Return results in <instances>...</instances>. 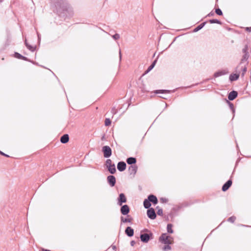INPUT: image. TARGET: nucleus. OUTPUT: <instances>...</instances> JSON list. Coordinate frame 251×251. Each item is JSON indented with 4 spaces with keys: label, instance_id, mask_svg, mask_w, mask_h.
<instances>
[{
    "label": "nucleus",
    "instance_id": "7ed1b4c3",
    "mask_svg": "<svg viewBox=\"0 0 251 251\" xmlns=\"http://www.w3.org/2000/svg\"><path fill=\"white\" fill-rule=\"evenodd\" d=\"M159 241L165 245L172 244L173 243V238L166 233H163L159 237Z\"/></svg>",
    "mask_w": 251,
    "mask_h": 251
},
{
    "label": "nucleus",
    "instance_id": "1a4fd4ad",
    "mask_svg": "<svg viewBox=\"0 0 251 251\" xmlns=\"http://www.w3.org/2000/svg\"><path fill=\"white\" fill-rule=\"evenodd\" d=\"M232 176H230V178L226 181V182L222 187V190L223 192L226 191L232 185V180L231 179Z\"/></svg>",
    "mask_w": 251,
    "mask_h": 251
},
{
    "label": "nucleus",
    "instance_id": "473e14b6",
    "mask_svg": "<svg viewBox=\"0 0 251 251\" xmlns=\"http://www.w3.org/2000/svg\"><path fill=\"white\" fill-rule=\"evenodd\" d=\"M236 219V218L235 216H232L227 219V221L231 223H233L235 222Z\"/></svg>",
    "mask_w": 251,
    "mask_h": 251
},
{
    "label": "nucleus",
    "instance_id": "2f4dec72",
    "mask_svg": "<svg viewBox=\"0 0 251 251\" xmlns=\"http://www.w3.org/2000/svg\"><path fill=\"white\" fill-rule=\"evenodd\" d=\"M111 124V121L109 118H106L104 121V125L106 126H108Z\"/></svg>",
    "mask_w": 251,
    "mask_h": 251
},
{
    "label": "nucleus",
    "instance_id": "a19ab883",
    "mask_svg": "<svg viewBox=\"0 0 251 251\" xmlns=\"http://www.w3.org/2000/svg\"><path fill=\"white\" fill-rule=\"evenodd\" d=\"M112 38L115 40H117L120 38V35L118 33H115L112 36Z\"/></svg>",
    "mask_w": 251,
    "mask_h": 251
},
{
    "label": "nucleus",
    "instance_id": "393cba45",
    "mask_svg": "<svg viewBox=\"0 0 251 251\" xmlns=\"http://www.w3.org/2000/svg\"><path fill=\"white\" fill-rule=\"evenodd\" d=\"M206 23H207L206 21L201 23V24H200L199 25H198V26H197L196 27H195L194 28L193 32H198V31H199L200 30L202 29L204 26V25H206Z\"/></svg>",
    "mask_w": 251,
    "mask_h": 251
},
{
    "label": "nucleus",
    "instance_id": "bf43d9fd",
    "mask_svg": "<svg viewBox=\"0 0 251 251\" xmlns=\"http://www.w3.org/2000/svg\"><path fill=\"white\" fill-rule=\"evenodd\" d=\"M104 139V135L102 136V137H101V140H103Z\"/></svg>",
    "mask_w": 251,
    "mask_h": 251
},
{
    "label": "nucleus",
    "instance_id": "2eb2a0df",
    "mask_svg": "<svg viewBox=\"0 0 251 251\" xmlns=\"http://www.w3.org/2000/svg\"><path fill=\"white\" fill-rule=\"evenodd\" d=\"M238 96V92L235 90L230 92L228 95V101H232L235 100Z\"/></svg>",
    "mask_w": 251,
    "mask_h": 251
},
{
    "label": "nucleus",
    "instance_id": "6e6552de",
    "mask_svg": "<svg viewBox=\"0 0 251 251\" xmlns=\"http://www.w3.org/2000/svg\"><path fill=\"white\" fill-rule=\"evenodd\" d=\"M127 201L126 197L124 193H121L119 194L117 198V204L122 205L124 203H126Z\"/></svg>",
    "mask_w": 251,
    "mask_h": 251
},
{
    "label": "nucleus",
    "instance_id": "338daca9",
    "mask_svg": "<svg viewBox=\"0 0 251 251\" xmlns=\"http://www.w3.org/2000/svg\"><path fill=\"white\" fill-rule=\"evenodd\" d=\"M237 148H238V145L237 144L236 145Z\"/></svg>",
    "mask_w": 251,
    "mask_h": 251
},
{
    "label": "nucleus",
    "instance_id": "052dcab7",
    "mask_svg": "<svg viewBox=\"0 0 251 251\" xmlns=\"http://www.w3.org/2000/svg\"><path fill=\"white\" fill-rule=\"evenodd\" d=\"M240 160V158H238V160L236 162V164L238 163V161H239Z\"/></svg>",
    "mask_w": 251,
    "mask_h": 251
},
{
    "label": "nucleus",
    "instance_id": "f03ea898",
    "mask_svg": "<svg viewBox=\"0 0 251 251\" xmlns=\"http://www.w3.org/2000/svg\"><path fill=\"white\" fill-rule=\"evenodd\" d=\"M140 238L141 242L147 243L150 240L153 238V234L150 230L145 228L141 231Z\"/></svg>",
    "mask_w": 251,
    "mask_h": 251
},
{
    "label": "nucleus",
    "instance_id": "0e129e2a",
    "mask_svg": "<svg viewBox=\"0 0 251 251\" xmlns=\"http://www.w3.org/2000/svg\"><path fill=\"white\" fill-rule=\"evenodd\" d=\"M3 0H0V3L2 2Z\"/></svg>",
    "mask_w": 251,
    "mask_h": 251
},
{
    "label": "nucleus",
    "instance_id": "39448f33",
    "mask_svg": "<svg viewBox=\"0 0 251 251\" xmlns=\"http://www.w3.org/2000/svg\"><path fill=\"white\" fill-rule=\"evenodd\" d=\"M105 166L111 174L113 175L116 172L115 165L112 163V161L110 159H107L106 160Z\"/></svg>",
    "mask_w": 251,
    "mask_h": 251
},
{
    "label": "nucleus",
    "instance_id": "e2e57ef3",
    "mask_svg": "<svg viewBox=\"0 0 251 251\" xmlns=\"http://www.w3.org/2000/svg\"><path fill=\"white\" fill-rule=\"evenodd\" d=\"M209 79H208H208H205V80H204V81H208Z\"/></svg>",
    "mask_w": 251,
    "mask_h": 251
},
{
    "label": "nucleus",
    "instance_id": "c9c22d12",
    "mask_svg": "<svg viewBox=\"0 0 251 251\" xmlns=\"http://www.w3.org/2000/svg\"><path fill=\"white\" fill-rule=\"evenodd\" d=\"M171 244H166L165 245L163 248V250L164 251H167L168 250H170L171 249V247L170 246Z\"/></svg>",
    "mask_w": 251,
    "mask_h": 251
},
{
    "label": "nucleus",
    "instance_id": "4d7b16f0",
    "mask_svg": "<svg viewBox=\"0 0 251 251\" xmlns=\"http://www.w3.org/2000/svg\"><path fill=\"white\" fill-rule=\"evenodd\" d=\"M112 248L113 250H115L116 249V247L115 245L112 246Z\"/></svg>",
    "mask_w": 251,
    "mask_h": 251
},
{
    "label": "nucleus",
    "instance_id": "09e8293b",
    "mask_svg": "<svg viewBox=\"0 0 251 251\" xmlns=\"http://www.w3.org/2000/svg\"><path fill=\"white\" fill-rule=\"evenodd\" d=\"M0 154L2 155V156H5V157H9V155L4 153L3 152H2V151H0Z\"/></svg>",
    "mask_w": 251,
    "mask_h": 251
},
{
    "label": "nucleus",
    "instance_id": "13d9d810",
    "mask_svg": "<svg viewBox=\"0 0 251 251\" xmlns=\"http://www.w3.org/2000/svg\"><path fill=\"white\" fill-rule=\"evenodd\" d=\"M176 39V38H175V39L174 40V41L172 42V43H171V44L169 45V47H170L171 46V45L172 44H173V43H174V42L175 41V39Z\"/></svg>",
    "mask_w": 251,
    "mask_h": 251
},
{
    "label": "nucleus",
    "instance_id": "58836bf2",
    "mask_svg": "<svg viewBox=\"0 0 251 251\" xmlns=\"http://www.w3.org/2000/svg\"><path fill=\"white\" fill-rule=\"evenodd\" d=\"M160 201L161 203H166L168 201V199L164 197H161L160 199Z\"/></svg>",
    "mask_w": 251,
    "mask_h": 251
},
{
    "label": "nucleus",
    "instance_id": "c03bdc74",
    "mask_svg": "<svg viewBox=\"0 0 251 251\" xmlns=\"http://www.w3.org/2000/svg\"><path fill=\"white\" fill-rule=\"evenodd\" d=\"M21 60H23L24 61H28V62H29L30 61V59L28 58L27 57L25 56H22V58H21Z\"/></svg>",
    "mask_w": 251,
    "mask_h": 251
},
{
    "label": "nucleus",
    "instance_id": "20e7f679",
    "mask_svg": "<svg viewBox=\"0 0 251 251\" xmlns=\"http://www.w3.org/2000/svg\"><path fill=\"white\" fill-rule=\"evenodd\" d=\"M199 84V83H196L195 84H193V85H190V86H188L180 87L176 88L175 89H174L173 90H166V89L156 90L154 91V93L156 94H169V93H171L175 92L176 90H177L178 89H184V88L186 89V88H191V87H192L194 86L198 85Z\"/></svg>",
    "mask_w": 251,
    "mask_h": 251
},
{
    "label": "nucleus",
    "instance_id": "c85d7f7f",
    "mask_svg": "<svg viewBox=\"0 0 251 251\" xmlns=\"http://www.w3.org/2000/svg\"><path fill=\"white\" fill-rule=\"evenodd\" d=\"M168 215L171 218V221L173 222L174 219L176 216V212L171 210V212L168 214Z\"/></svg>",
    "mask_w": 251,
    "mask_h": 251
},
{
    "label": "nucleus",
    "instance_id": "f3484780",
    "mask_svg": "<svg viewBox=\"0 0 251 251\" xmlns=\"http://www.w3.org/2000/svg\"><path fill=\"white\" fill-rule=\"evenodd\" d=\"M125 234L129 237H131L134 235V229L131 226H127L125 230Z\"/></svg>",
    "mask_w": 251,
    "mask_h": 251
},
{
    "label": "nucleus",
    "instance_id": "603ef678",
    "mask_svg": "<svg viewBox=\"0 0 251 251\" xmlns=\"http://www.w3.org/2000/svg\"><path fill=\"white\" fill-rule=\"evenodd\" d=\"M246 31L248 32H251V27H246L245 28Z\"/></svg>",
    "mask_w": 251,
    "mask_h": 251
},
{
    "label": "nucleus",
    "instance_id": "7c9ffc66",
    "mask_svg": "<svg viewBox=\"0 0 251 251\" xmlns=\"http://www.w3.org/2000/svg\"><path fill=\"white\" fill-rule=\"evenodd\" d=\"M181 208H182V207H181L180 204H179V205H177L175 207L172 208V211H174L176 212L178 211Z\"/></svg>",
    "mask_w": 251,
    "mask_h": 251
},
{
    "label": "nucleus",
    "instance_id": "69168bd1",
    "mask_svg": "<svg viewBox=\"0 0 251 251\" xmlns=\"http://www.w3.org/2000/svg\"><path fill=\"white\" fill-rule=\"evenodd\" d=\"M224 222V221L222 223H220V225L218 226V227L221 225H222V224Z\"/></svg>",
    "mask_w": 251,
    "mask_h": 251
},
{
    "label": "nucleus",
    "instance_id": "de8ad7c7",
    "mask_svg": "<svg viewBox=\"0 0 251 251\" xmlns=\"http://www.w3.org/2000/svg\"><path fill=\"white\" fill-rule=\"evenodd\" d=\"M214 15V13L212 11H211L210 13H209L207 15H206V17H212Z\"/></svg>",
    "mask_w": 251,
    "mask_h": 251
},
{
    "label": "nucleus",
    "instance_id": "864d4df0",
    "mask_svg": "<svg viewBox=\"0 0 251 251\" xmlns=\"http://www.w3.org/2000/svg\"><path fill=\"white\" fill-rule=\"evenodd\" d=\"M165 220L166 221H170V217H169V216L168 215L167 216H165Z\"/></svg>",
    "mask_w": 251,
    "mask_h": 251
},
{
    "label": "nucleus",
    "instance_id": "6e6d98bb",
    "mask_svg": "<svg viewBox=\"0 0 251 251\" xmlns=\"http://www.w3.org/2000/svg\"><path fill=\"white\" fill-rule=\"evenodd\" d=\"M24 42H25V46H26L29 44L27 43V40L26 39H25Z\"/></svg>",
    "mask_w": 251,
    "mask_h": 251
},
{
    "label": "nucleus",
    "instance_id": "9d476101",
    "mask_svg": "<svg viewBox=\"0 0 251 251\" xmlns=\"http://www.w3.org/2000/svg\"><path fill=\"white\" fill-rule=\"evenodd\" d=\"M147 214L149 218L151 220H154L156 218V214L153 208H151L147 210Z\"/></svg>",
    "mask_w": 251,
    "mask_h": 251
},
{
    "label": "nucleus",
    "instance_id": "a211bd4d",
    "mask_svg": "<svg viewBox=\"0 0 251 251\" xmlns=\"http://www.w3.org/2000/svg\"><path fill=\"white\" fill-rule=\"evenodd\" d=\"M138 170V167L136 165H131L128 167V171L130 175H133V176L136 174Z\"/></svg>",
    "mask_w": 251,
    "mask_h": 251
},
{
    "label": "nucleus",
    "instance_id": "bb28decb",
    "mask_svg": "<svg viewBox=\"0 0 251 251\" xmlns=\"http://www.w3.org/2000/svg\"><path fill=\"white\" fill-rule=\"evenodd\" d=\"M173 225L172 224H168L167 226V231L169 234L174 233V230L173 229Z\"/></svg>",
    "mask_w": 251,
    "mask_h": 251
},
{
    "label": "nucleus",
    "instance_id": "4468645a",
    "mask_svg": "<svg viewBox=\"0 0 251 251\" xmlns=\"http://www.w3.org/2000/svg\"><path fill=\"white\" fill-rule=\"evenodd\" d=\"M126 168V164L125 162L123 161H119L117 164V169L120 172L124 171Z\"/></svg>",
    "mask_w": 251,
    "mask_h": 251
},
{
    "label": "nucleus",
    "instance_id": "c756f323",
    "mask_svg": "<svg viewBox=\"0 0 251 251\" xmlns=\"http://www.w3.org/2000/svg\"><path fill=\"white\" fill-rule=\"evenodd\" d=\"M26 47L27 48V49L28 50H30L32 52H34V51H35L36 49V46H32L31 45H30L29 44H28L26 46Z\"/></svg>",
    "mask_w": 251,
    "mask_h": 251
},
{
    "label": "nucleus",
    "instance_id": "0eeeda50",
    "mask_svg": "<svg viewBox=\"0 0 251 251\" xmlns=\"http://www.w3.org/2000/svg\"><path fill=\"white\" fill-rule=\"evenodd\" d=\"M101 151L103 153V156L104 158H109L112 153V151L110 147L108 146H103L101 149Z\"/></svg>",
    "mask_w": 251,
    "mask_h": 251
},
{
    "label": "nucleus",
    "instance_id": "79ce46f5",
    "mask_svg": "<svg viewBox=\"0 0 251 251\" xmlns=\"http://www.w3.org/2000/svg\"><path fill=\"white\" fill-rule=\"evenodd\" d=\"M29 62H31V63H32L34 65H37V66H41V67L42 68H46L45 67L43 66H42V65H40L38 62H36L35 61H32L31 60H30V61H29Z\"/></svg>",
    "mask_w": 251,
    "mask_h": 251
},
{
    "label": "nucleus",
    "instance_id": "a878e982",
    "mask_svg": "<svg viewBox=\"0 0 251 251\" xmlns=\"http://www.w3.org/2000/svg\"><path fill=\"white\" fill-rule=\"evenodd\" d=\"M143 205H144V207H145V208H146V209H149L150 208H151V204L148 198L145 199L144 200Z\"/></svg>",
    "mask_w": 251,
    "mask_h": 251
},
{
    "label": "nucleus",
    "instance_id": "8fccbe9b",
    "mask_svg": "<svg viewBox=\"0 0 251 251\" xmlns=\"http://www.w3.org/2000/svg\"><path fill=\"white\" fill-rule=\"evenodd\" d=\"M130 245L133 247L136 244V242L134 240H131L130 242Z\"/></svg>",
    "mask_w": 251,
    "mask_h": 251
},
{
    "label": "nucleus",
    "instance_id": "f704fd0d",
    "mask_svg": "<svg viewBox=\"0 0 251 251\" xmlns=\"http://www.w3.org/2000/svg\"><path fill=\"white\" fill-rule=\"evenodd\" d=\"M22 56H23V55H22L21 54L19 53L18 52H15L14 53V57H15L17 59H21Z\"/></svg>",
    "mask_w": 251,
    "mask_h": 251
},
{
    "label": "nucleus",
    "instance_id": "9b49d317",
    "mask_svg": "<svg viewBox=\"0 0 251 251\" xmlns=\"http://www.w3.org/2000/svg\"><path fill=\"white\" fill-rule=\"evenodd\" d=\"M107 181L108 184L111 187H114L116 182V179L115 176L113 175H109L107 177Z\"/></svg>",
    "mask_w": 251,
    "mask_h": 251
},
{
    "label": "nucleus",
    "instance_id": "ea45409f",
    "mask_svg": "<svg viewBox=\"0 0 251 251\" xmlns=\"http://www.w3.org/2000/svg\"><path fill=\"white\" fill-rule=\"evenodd\" d=\"M157 214L159 216H162L163 215V211L162 208H159L157 211Z\"/></svg>",
    "mask_w": 251,
    "mask_h": 251
},
{
    "label": "nucleus",
    "instance_id": "dca6fc26",
    "mask_svg": "<svg viewBox=\"0 0 251 251\" xmlns=\"http://www.w3.org/2000/svg\"><path fill=\"white\" fill-rule=\"evenodd\" d=\"M147 198L148 199L150 202H152L153 205H156L158 202V201L156 196L153 194H150L149 195H148Z\"/></svg>",
    "mask_w": 251,
    "mask_h": 251
},
{
    "label": "nucleus",
    "instance_id": "412c9836",
    "mask_svg": "<svg viewBox=\"0 0 251 251\" xmlns=\"http://www.w3.org/2000/svg\"><path fill=\"white\" fill-rule=\"evenodd\" d=\"M126 162L127 164L130 165V166L134 165H136L137 159L134 157H129L126 158Z\"/></svg>",
    "mask_w": 251,
    "mask_h": 251
},
{
    "label": "nucleus",
    "instance_id": "4c0bfd02",
    "mask_svg": "<svg viewBox=\"0 0 251 251\" xmlns=\"http://www.w3.org/2000/svg\"><path fill=\"white\" fill-rule=\"evenodd\" d=\"M180 204L182 208L189 206L190 205L189 202H186V201H185L181 203H180Z\"/></svg>",
    "mask_w": 251,
    "mask_h": 251
},
{
    "label": "nucleus",
    "instance_id": "72a5a7b5",
    "mask_svg": "<svg viewBox=\"0 0 251 251\" xmlns=\"http://www.w3.org/2000/svg\"><path fill=\"white\" fill-rule=\"evenodd\" d=\"M215 13L219 15V16H222L223 15V12L221 10V9L220 8H217L216 9H215Z\"/></svg>",
    "mask_w": 251,
    "mask_h": 251
},
{
    "label": "nucleus",
    "instance_id": "5fc2aeb1",
    "mask_svg": "<svg viewBox=\"0 0 251 251\" xmlns=\"http://www.w3.org/2000/svg\"><path fill=\"white\" fill-rule=\"evenodd\" d=\"M40 251H51L48 250V249H45L44 248H42L41 249Z\"/></svg>",
    "mask_w": 251,
    "mask_h": 251
},
{
    "label": "nucleus",
    "instance_id": "b1692460",
    "mask_svg": "<svg viewBox=\"0 0 251 251\" xmlns=\"http://www.w3.org/2000/svg\"><path fill=\"white\" fill-rule=\"evenodd\" d=\"M69 140V136L67 134L63 135L60 138V142L63 144H66L68 142Z\"/></svg>",
    "mask_w": 251,
    "mask_h": 251
},
{
    "label": "nucleus",
    "instance_id": "3c124183",
    "mask_svg": "<svg viewBox=\"0 0 251 251\" xmlns=\"http://www.w3.org/2000/svg\"><path fill=\"white\" fill-rule=\"evenodd\" d=\"M239 226H241L247 227H251V226L245 225H243V224H239Z\"/></svg>",
    "mask_w": 251,
    "mask_h": 251
},
{
    "label": "nucleus",
    "instance_id": "4be33fe9",
    "mask_svg": "<svg viewBox=\"0 0 251 251\" xmlns=\"http://www.w3.org/2000/svg\"><path fill=\"white\" fill-rule=\"evenodd\" d=\"M240 76L239 73L231 74L229 76V80L230 82H233L238 79Z\"/></svg>",
    "mask_w": 251,
    "mask_h": 251
},
{
    "label": "nucleus",
    "instance_id": "6ab92c4d",
    "mask_svg": "<svg viewBox=\"0 0 251 251\" xmlns=\"http://www.w3.org/2000/svg\"><path fill=\"white\" fill-rule=\"evenodd\" d=\"M228 73V71L225 70H220L216 71L214 74V77H218L220 76L226 75Z\"/></svg>",
    "mask_w": 251,
    "mask_h": 251
},
{
    "label": "nucleus",
    "instance_id": "cd10ccee",
    "mask_svg": "<svg viewBox=\"0 0 251 251\" xmlns=\"http://www.w3.org/2000/svg\"><path fill=\"white\" fill-rule=\"evenodd\" d=\"M208 22L210 24H219V25H222V22L221 21H220V20H219L218 19H210L208 21Z\"/></svg>",
    "mask_w": 251,
    "mask_h": 251
},
{
    "label": "nucleus",
    "instance_id": "f257e3e1",
    "mask_svg": "<svg viewBox=\"0 0 251 251\" xmlns=\"http://www.w3.org/2000/svg\"><path fill=\"white\" fill-rule=\"evenodd\" d=\"M51 1L59 16L64 17L67 15L69 5L66 0H51Z\"/></svg>",
    "mask_w": 251,
    "mask_h": 251
},
{
    "label": "nucleus",
    "instance_id": "aec40b11",
    "mask_svg": "<svg viewBox=\"0 0 251 251\" xmlns=\"http://www.w3.org/2000/svg\"><path fill=\"white\" fill-rule=\"evenodd\" d=\"M158 57H159V55H158L157 58L153 61V62L151 63V65L146 70V71L145 72V74H147L149 73L154 67V66H155V65L157 62Z\"/></svg>",
    "mask_w": 251,
    "mask_h": 251
},
{
    "label": "nucleus",
    "instance_id": "680f3d73",
    "mask_svg": "<svg viewBox=\"0 0 251 251\" xmlns=\"http://www.w3.org/2000/svg\"><path fill=\"white\" fill-rule=\"evenodd\" d=\"M156 208L158 210L159 208H160L159 206H157Z\"/></svg>",
    "mask_w": 251,
    "mask_h": 251
},
{
    "label": "nucleus",
    "instance_id": "e433bc0d",
    "mask_svg": "<svg viewBox=\"0 0 251 251\" xmlns=\"http://www.w3.org/2000/svg\"><path fill=\"white\" fill-rule=\"evenodd\" d=\"M247 71V68L246 66V65L244 66V67H242V76H244L245 73H246Z\"/></svg>",
    "mask_w": 251,
    "mask_h": 251
},
{
    "label": "nucleus",
    "instance_id": "49530a36",
    "mask_svg": "<svg viewBox=\"0 0 251 251\" xmlns=\"http://www.w3.org/2000/svg\"><path fill=\"white\" fill-rule=\"evenodd\" d=\"M111 112L113 113V114H116L117 113V110L115 107L112 108Z\"/></svg>",
    "mask_w": 251,
    "mask_h": 251
},
{
    "label": "nucleus",
    "instance_id": "a18cd8bd",
    "mask_svg": "<svg viewBox=\"0 0 251 251\" xmlns=\"http://www.w3.org/2000/svg\"><path fill=\"white\" fill-rule=\"evenodd\" d=\"M119 67H120V66L121 62V60H122V57L121 50L120 49L119 50Z\"/></svg>",
    "mask_w": 251,
    "mask_h": 251
},
{
    "label": "nucleus",
    "instance_id": "423d86ee",
    "mask_svg": "<svg viewBox=\"0 0 251 251\" xmlns=\"http://www.w3.org/2000/svg\"><path fill=\"white\" fill-rule=\"evenodd\" d=\"M249 48L248 45H246L243 49H242V52L243 53V55L242 56V59L241 60V62L240 63V65H241L244 62L247 61L249 57V54L248 52Z\"/></svg>",
    "mask_w": 251,
    "mask_h": 251
},
{
    "label": "nucleus",
    "instance_id": "37998d69",
    "mask_svg": "<svg viewBox=\"0 0 251 251\" xmlns=\"http://www.w3.org/2000/svg\"><path fill=\"white\" fill-rule=\"evenodd\" d=\"M37 37H38V43L39 46L40 44V42H41V36L40 34L38 32H37Z\"/></svg>",
    "mask_w": 251,
    "mask_h": 251
},
{
    "label": "nucleus",
    "instance_id": "5701e85b",
    "mask_svg": "<svg viewBox=\"0 0 251 251\" xmlns=\"http://www.w3.org/2000/svg\"><path fill=\"white\" fill-rule=\"evenodd\" d=\"M225 100L226 101V103L228 104L230 109L232 111V113L233 114V118L235 116V108L234 106V104L232 103H231V102H230L229 101H228V100H227L226 99H225Z\"/></svg>",
    "mask_w": 251,
    "mask_h": 251
},
{
    "label": "nucleus",
    "instance_id": "ddd939ff",
    "mask_svg": "<svg viewBox=\"0 0 251 251\" xmlns=\"http://www.w3.org/2000/svg\"><path fill=\"white\" fill-rule=\"evenodd\" d=\"M126 217H124L123 216H121V225H122L123 223H132V221L133 220V218L128 214L126 215Z\"/></svg>",
    "mask_w": 251,
    "mask_h": 251
},
{
    "label": "nucleus",
    "instance_id": "f8f14e48",
    "mask_svg": "<svg viewBox=\"0 0 251 251\" xmlns=\"http://www.w3.org/2000/svg\"><path fill=\"white\" fill-rule=\"evenodd\" d=\"M121 206L120 208V212L121 214L123 215H127L130 211V208L128 205L127 204H123Z\"/></svg>",
    "mask_w": 251,
    "mask_h": 251
}]
</instances>
